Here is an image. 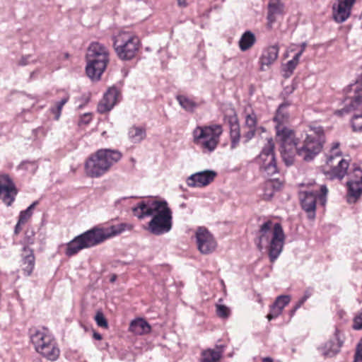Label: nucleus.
<instances>
[{
  "label": "nucleus",
  "mask_w": 362,
  "mask_h": 362,
  "mask_svg": "<svg viewBox=\"0 0 362 362\" xmlns=\"http://www.w3.org/2000/svg\"><path fill=\"white\" fill-rule=\"evenodd\" d=\"M132 211L139 220L151 216L146 230L152 235L159 236L172 230L173 211L165 199H144L134 206Z\"/></svg>",
  "instance_id": "1"
},
{
  "label": "nucleus",
  "mask_w": 362,
  "mask_h": 362,
  "mask_svg": "<svg viewBox=\"0 0 362 362\" xmlns=\"http://www.w3.org/2000/svg\"><path fill=\"white\" fill-rule=\"evenodd\" d=\"M133 226L127 223H122L107 228L93 227L76 236L66 243L64 254L69 257L74 256L83 249L93 247L112 237L125 230H131Z\"/></svg>",
  "instance_id": "2"
},
{
  "label": "nucleus",
  "mask_w": 362,
  "mask_h": 362,
  "mask_svg": "<svg viewBox=\"0 0 362 362\" xmlns=\"http://www.w3.org/2000/svg\"><path fill=\"white\" fill-rule=\"evenodd\" d=\"M285 241V235L280 223L273 224L267 221L261 225L257 240V247L261 251L264 248L268 250L271 262H275L281 253Z\"/></svg>",
  "instance_id": "3"
},
{
  "label": "nucleus",
  "mask_w": 362,
  "mask_h": 362,
  "mask_svg": "<svg viewBox=\"0 0 362 362\" xmlns=\"http://www.w3.org/2000/svg\"><path fill=\"white\" fill-rule=\"evenodd\" d=\"M122 157L118 150L100 148L91 154L85 163L86 174L93 178L100 177L107 173L112 166Z\"/></svg>",
  "instance_id": "4"
},
{
  "label": "nucleus",
  "mask_w": 362,
  "mask_h": 362,
  "mask_svg": "<svg viewBox=\"0 0 362 362\" xmlns=\"http://www.w3.org/2000/svg\"><path fill=\"white\" fill-rule=\"evenodd\" d=\"M30 341L37 352L50 361L59 356V349L49 331L45 328H31L29 331Z\"/></svg>",
  "instance_id": "5"
},
{
  "label": "nucleus",
  "mask_w": 362,
  "mask_h": 362,
  "mask_svg": "<svg viewBox=\"0 0 362 362\" xmlns=\"http://www.w3.org/2000/svg\"><path fill=\"white\" fill-rule=\"evenodd\" d=\"M221 134V125L198 126L192 132L193 141L203 152H212L216 149Z\"/></svg>",
  "instance_id": "6"
},
{
  "label": "nucleus",
  "mask_w": 362,
  "mask_h": 362,
  "mask_svg": "<svg viewBox=\"0 0 362 362\" xmlns=\"http://www.w3.org/2000/svg\"><path fill=\"white\" fill-rule=\"evenodd\" d=\"M113 46L117 57L122 60L133 59L140 47L137 36L127 31H119L113 37Z\"/></svg>",
  "instance_id": "7"
},
{
  "label": "nucleus",
  "mask_w": 362,
  "mask_h": 362,
  "mask_svg": "<svg viewBox=\"0 0 362 362\" xmlns=\"http://www.w3.org/2000/svg\"><path fill=\"white\" fill-rule=\"evenodd\" d=\"M328 189L325 185L320 186L318 189L301 190L299 192V199L303 209L308 213L309 218L315 217L316 204L325 206L327 203Z\"/></svg>",
  "instance_id": "8"
},
{
  "label": "nucleus",
  "mask_w": 362,
  "mask_h": 362,
  "mask_svg": "<svg viewBox=\"0 0 362 362\" xmlns=\"http://www.w3.org/2000/svg\"><path fill=\"white\" fill-rule=\"evenodd\" d=\"M288 105L289 103H288L281 104L274 117V121L277 122L276 126V138L281 142V148L296 147L297 146L294 132L282 125L283 122L287 117V114H284L283 111Z\"/></svg>",
  "instance_id": "9"
},
{
  "label": "nucleus",
  "mask_w": 362,
  "mask_h": 362,
  "mask_svg": "<svg viewBox=\"0 0 362 362\" xmlns=\"http://www.w3.org/2000/svg\"><path fill=\"white\" fill-rule=\"evenodd\" d=\"M257 163L260 170L267 176H272L278 173V168L274 154V143L272 138L267 139L258 158Z\"/></svg>",
  "instance_id": "10"
},
{
  "label": "nucleus",
  "mask_w": 362,
  "mask_h": 362,
  "mask_svg": "<svg viewBox=\"0 0 362 362\" xmlns=\"http://www.w3.org/2000/svg\"><path fill=\"white\" fill-rule=\"evenodd\" d=\"M323 143L320 138L313 136V134H308L303 145L300 147L296 146V153L303 160L310 162L321 152Z\"/></svg>",
  "instance_id": "11"
},
{
  "label": "nucleus",
  "mask_w": 362,
  "mask_h": 362,
  "mask_svg": "<svg viewBox=\"0 0 362 362\" xmlns=\"http://www.w3.org/2000/svg\"><path fill=\"white\" fill-rule=\"evenodd\" d=\"M343 344V334L338 328H336L333 336L320 344L317 347V350L325 358H332L340 352Z\"/></svg>",
  "instance_id": "12"
},
{
  "label": "nucleus",
  "mask_w": 362,
  "mask_h": 362,
  "mask_svg": "<svg viewBox=\"0 0 362 362\" xmlns=\"http://www.w3.org/2000/svg\"><path fill=\"white\" fill-rule=\"evenodd\" d=\"M196 243L198 250L203 255L214 252L217 243L214 235L204 227H199L195 232Z\"/></svg>",
  "instance_id": "13"
},
{
  "label": "nucleus",
  "mask_w": 362,
  "mask_h": 362,
  "mask_svg": "<svg viewBox=\"0 0 362 362\" xmlns=\"http://www.w3.org/2000/svg\"><path fill=\"white\" fill-rule=\"evenodd\" d=\"M17 194L18 190L11 177L6 173L0 174V199L8 206L14 202Z\"/></svg>",
  "instance_id": "14"
},
{
  "label": "nucleus",
  "mask_w": 362,
  "mask_h": 362,
  "mask_svg": "<svg viewBox=\"0 0 362 362\" xmlns=\"http://www.w3.org/2000/svg\"><path fill=\"white\" fill-rule=\"evenodd\" d=\"M87 64L86 71L87 76L92 80H99L105 71L109 62V56L104 54V57L95 59L86 58Z\"/></svg>",
  "instance_id": "15"
},
{
  "label": "nucleus",
  "mask_w": 362,
  "mask_h": 362,
  "mask_svg": "<svg viewBox=\"0 0 362 362\" xmlns=\"http://www.w3.org/2000/svg\"><path fill=\"white\" fill-rule=\"evenodd\" d=\"M356 0H337L332 6L334 20L339 23L344 22L351 15Z\"/></svg>",
  "instance_id": "16"
},
{
  "label": "nucleus",
  "mask_w": 362,
  "mask_h": 362,
  "mask_svg": "<svg viewBox=\"0 0 362 362\" xmlns=\"http://www.w3.org/2000/svg\"><path fill=\"white\" fill-rule=\"evenodd\" d=\"M214 170H204L191 175L187 179V184L191 187H203L209 185L216 177Z\"/></svg>",
  "instance_id": "17"
},
{
  "label": "nucleus",
  "mask_w": 362,
  "mask_h": 362,
  "mask_svg": "<svg viewBox=\"0 0 362 362\" xmlns=\"http://www.w3.org/2000/svg\"><path fill=\"white\" fill-rule=\"evenodd\" d=\"M118 97V90L115 87L110 88L100 101L98 111L101 114L110 111L117 103Z\"/></svg>",
  "instance_id": "18"
},
{
  "label": "nucleus",
  "mask_w": 362,
  "mask_h": 362,
  "mask_svg": "<svg viewBox=\"0 0 362 362\" xmlns=\"http://www.w3.org/2000/svg\"><path fill=\"white\" fill-rule=\"evenodd\" d=\"M267 24L268 29H272L276 22L277 16H281L284 12V4L281 0H269L268 4Z\"/></svg>",
  "instance_id": "19"
},
{
  "label": "nucleus",
  "mask_w": 362,
  "mask_h": 362,
  "mask_svg": "<svg viewBox=\"0 0 362 362\" xmlns=\"http://www.w3.org/2000/svg\"><path fill=\"white\" fill-rule=\"evenodd\" d=\"M347 98L350 99V106L356 109L362 103V77L355 83L350 85L347 90Z\"/></svg>",
  "instance_id": "20"
},
{
  "label": "nucleus",
  "mask_w": 362,
  "mask_h": 362,
  "mask_svg": "<svg viewBox=\"0 0 362 362\" xmlns=\"http://www.w3.org/2000/svg\"><path fill=\"white\" fill-rule=\"evenodd\" d=\"M35 256L33 250L30 247L23 246L21 252V269L25 276H30L35 267Z\"/></svg>",
  "instance_id": "21"
},
{
  "label": "nucleus",
  "mask_w": 362,
  "mask_h": 362,
  "mask_svg": "<svg viewBox=\"0 0 362 362\" xmlns=\"http://www.w3.org/2000/svg\"><path fill=\"white\" fill-rule=\"evenodd\" d=\"M279 48L277 45L264 49L259 58L260 69L264 71V66H269L277 59Z\"/></svg>",
  "instance_id": "22"
},
{
  "label": "nucleus",
  "mask_w": 362,
  "mask_h": 362,
  "mask_svg": "<svg viewBox=\"0 0 362 362\" xmlns=\"http://www.w3.org/2000/svg\"><path fill=\"white\" fill-rule=\"evenodd\" d=\"M224 345H216V349H208L202 352L201 362H220L224 352Z\"/></svg>",
  "instance_id": "23"
},
{
  "label": "nucleus",
  "mask_w": 362,
  "mask_h": 362,
  "mask_svg": "<svg viewBox=\"0 0 362 362\" xmlns=\"http://www.w3.org/2000/svg\"><path fill=\"white\" fill-rule=\"evenodd\" d=\"M104 54L109 56V51L107 47L98 42H92L87 51L86 58L104 57Z\"/></svg>",
  "instance_id": "24"
},
{
  "label": "nucleus",
  "mask_w": 362,
  "mask_h": 362,
  "mask_svg": "<svg viewBox=\"0 0 362 362\" xmlns=\"http://www.w3.org/2000/svg\"><path fill=\"white\" fill-rule=\"evenodd\" d=\"M129 329L136 335H142L151 331V326L144 319L137 318L131 322Z\"/></svg>",
  "instance_id": "25"
},
{
  "label": "nucleus",
  "mask_w": 362,
  "mask_h": 362,
  "mask_svg": "<svg viewBox=\"0 0 362 362\" xmlns=\"http://www.w3.org/2000/svg\"><path fill=\"white\" fill-rule=\"evenodd\" d=\"M146 136V129L143 127L134 125L129 129L128 138L133 144H139Z\"/></svg>",
  "instance_id": "26"
},
{
  "label": "nucleus",
  "mask_w": 362,
  "mask_h": 362,
  "mask_svg": "<svg viewBox=\"0 0 362 362\" xmlns=\"http://www.w3.org/2000/svg\"><path fill=\"white\" fill-rule=\"evenodd\" d=\"M256 37L252 32L247 30L241 35L238 45L242 52H245L250 49L255 43Z\"/></svg>",
  "instance_id": "27"
},
{
  "label": "nucleus",
  "mask_w": 362,
  "mask_h": 362,
  "mask_svg": "<svg viewBox=\"0 0 362 362\" xmlns=\"http://www.w3.org/2000/svg\"><path fill=\"white\" fill-rule=\"evenodd\" d=\"M349 165V162L346 160L341 159L337 165L331 170L330 177L341 180L346 175Z\"/></svg>",
  "instance_id": "28"
},
{
  "label": "nucleus",
  "mask_w": 362,
  "mask_h": 362,
  "mask_svg": "<svg viewBox=\"0 0 362 362\" xmlns=\"http://www.w3.org/2000/svg\"><path fill=\"white\" fill-rule=\"evenodd\" d=\"M176 100L180 105L187 112H192L198 107L197 103H196L192 98L185 95H177Z\"/></svg>",
  "instance_id": "29"
},
{
  "label": "nucleus",
  "mask_w": 362,
  "mask_h": 362,
  "mask_svg": "<svg viewBox=\"0 0 362 362\" xmlns=\"http://www.w3.org/2000/svg\"><path fill=\"white\" fill-rule=\"evenodd\" d=\"M348 195L356 199L362 194V182H356L355 180H349L347 182Z\"/></svg>",
  "instance_id": "30"
},
{
  "label": "nucleus",
  "mask_w": 362,
  "mask_h": 362,
  "mask_svg": "<svg viewBox=\"0 0 362 362\" xmlns=\"http://www.w3.org/2000/svg\"><path fill=\"white\" fill-rule=\"evenodd\" d=\"M299 55L295 54L292 59L289 60L282 67L284 78H289L293 73L300 60Z\"/></svg>",
  "instance_id": "31"
},
{
  "label": "nucleus",
  "mask_w": 362,
  "mask_h": 362,
  "mask_svg": "<svg viewBox=\"0 0 362 362\" xmlns=\"http://www.w3.org/2000/svg\"><path fill=\"white\" fill-rule=\"evenodd\" d=\"M230 137L231 141L230 148L234 149L238 146L240 142V133L238 124L235 123L231 124Z\"/></svg>",
  "instance_id": "32"
},
{
  "label": "nucleus",
  "mask_w": 362,
  "mask_h": 362,
  "mask_svg": "<svg viewBox=\"0 0 362 362\" xmlns=\"http://www.w3.org/2000/svg\"><path fill=\"white\" fill-rule=\"evenodd\" d=\"M293 147L281 148L282 159L287 166L292 165L294 163Z\"/></svg>",
  "instance_id": "33"
},
{
  "label": "nucleus",
  "mask_w": 362,
  "mask_h": 362,
  "mask_svg": "<svg viewBox=\"0 0 362 362\" xmlns=\"http://www.w3.org/2000/svg\"><path fill=\"white\" fill-rule=\"evenodd\" d=\"M69 99V97L68 95L64 96L56 103L54 107L50 108L51 112L54 115L55 120H58L59 119L63 106L68 102Z\"/></svg>",
  "instance_id": "34"
},
{
  "label": "nucleus",
  "mask_w": 362,
  "mask_h": 362,
  "mask_svg": "<svg viewBox=\"0 0 362 362\" xmlns=\"http://www.w3.org/2000/svg\"><path fill=\"white\" fill-rule=\"evenodd\" d=\"M38 204V202H34L30 204L25 210L21 211L18 219L20 223H26L27 221L31 217L33 213V210L35 206Z\"/></svg>",
  "instance_id": "35"
},
{
  "label": "nucleus",
  "mask_w": 362,
  "mask_h": 362,
  "mask_svg": "<svg viewBox=\"0 0 362 362\" xmlns=\"http://www.w3.org/2000/svg\"><path fill=\"white\" fill-rule=\"evenodd\" d=\"M351 125L354 132H362V110L354 115L351 119Z\"/></svg>",
  "instance_id": "36"
},
{
  "label": "nucleus",
  "mask_w": 362,
  "mask_h": 362,
  "mask_svg": "<svg viewBox=\"0 0 362 362\" xmlns=\"http://www.w3.org/2000/svg\"><path fill=\"white\" fill-rule=\"evenodd\" d=\"M264 199L267 200L270 199L273 197L275 191L274 182L272 180L267 181L264 185Z\"/></svg>",
  "instance_id": "37"
},
{
  "label": "nucleus",
  "mask_w": 362,
  "mask_h": 362,
  "mask_svg": "<svg viewBox=\"0 0 362 362\" xmlns=\"http://www.w3.org/2000/svg\"><path fill=\"white\" fill-rule=\"evenodd\" d=\"M339 142H334L332 145L329 155L327 156V163H330L332 160L336 157H341V152L339 150Z\"/></svg>",
  "instance_id": "38"
},
{
  "label": "nucleus",
  "mask_w": 362,
  "mask_h": 362,
  "mask_svg": "<svg viewBox=\"0 0 362 362\" xmlns=\"http://www.w3.org/2000/svg\"><path fill=\"white\" fill-rule=\"evenodd\" d=\"M257 115L255 112H252L245 116V125L248 129H257Z\"/></svg>",
  "instance_id": "39"
},
{
  "label": "nucleus",
  "mask_w": 362,
  "mask_h": 362,
  "mask_svg": "<svg viewBox=\"0 0 362 362\" xmlns=\"http://www.w3.org/2000/svg\"><path fill=\"white\" fill-rule=\"evenodd\" d=\"M290 300L291 298L289 296H280L276 298L273 304L283 311L284 308L289 303Z\"/></svg>",
  "instance_id": "40"
},
{
  "label": "nucleus",
  "mask_w": 362,
  "mask_h": 362,
  "mask_svg": "<svg viewBox=\"0 0 362 362\" xmlns=\"http://www.w3.org/2000/svg\"><path fill=\"white\" fill-rule=\"evenodd\" d=\"M349 176V180H355L356 182H362V167L355 166Z\"/></svg>",
  "instance_id": "41"
},
{
  "label": "nucleus",
  "mask_w": 362,
  "mask_h": 362,
  "mask_svg": "<svg viewBox=\"0 0 362 362\" xmlns=\"http://www.w3.org/2000/svg\"><path fill=\"white\" fill-rule=\"evenodd\" d=\"M216 307V314L219 317L221 318H227L230 315V310L228 307L224 305L217 304Z\"/></svg>",
  "instance_id": "42"
},
{
  "label": "nucleus",
  "mask_w": 362,
  "mask_h": 362,
  "mask_svg": "<svg viewBox=\"0 0 362 362\" xmlns=\"http://www.w3.org/2000/svg\"><path fill=\"white\" fill-rule=\"evenodd\" d=\"M95 320L98 327L107 329L108 327V323L105 317L102 313H97L95 316Z\"/></svg>",
  "instance_id": "43"
},
{
  "label": "nucleus",
  "mask_w": 362,
  "mask_h": 362,
  "mask_svg": "<svg viewBox=\"0 0 362 362\" xmlns=\"http://www.w3.org/2000/svg\"><path fill=\"white\" fill-rule=\"evenodd\" d=\"M281 313L282 310H281L279 308L272 304L270 306L269 313L267 315V317L268 320L270 321L279 317L281 314Z\"/></svg>",
  "instance_id": "44"
},
{
  "label": "nucleus",
  "mask_w": 362,
  "mask_h": 362,
  "mask_svg": "<svg viewBox=\"0 0 362 362\" xmlns=\"http://www.w3.org/2000/svg\"><path fill=\"white\" fill-rule=\"evenodd\" d=\"M310 131L313 132V136L320 138L323 141H325L324 131L322 127H310Z\"/></svg>",
  "instance_id": "45"
},
{
  "label": "nucleus",
  "mask_w": 362,
  "mask_h": 362,
  "mask_svg": "<svg viewBox=\"0 0 362 362\" xmlns=\"http://www.w3.org/2000/svg\"><path fill=\"white\" fill-rule=\"evenodd\" d=\"M354 362H362V339L357 345Z\"/></svg>",
  "instance_id": "46"
},
{
  "label": "nucleus",
  "mask_w": 362,
  "mask_h": 362,
  "mask_svg": "<svg viewBox=\"0 0 362 362\" xmlns=\"http://www.w3.org/2000/svg\"><path fill=\"white\" fill-rule=\"evenodd\" d=\"M34 232H26L25 236L23 240V246H28L33 245L34 243Z\"/></svg>",
  "instance_id": "47"
},
{
  "label": "nucleus",
  "mask_w": 362,
  "mask_h": 362,
  "mask_svg": "<svg viewBox=\"0 0 362 362\" xmlns=\"http://www.w3.org/2000/svg\"><path fill=\"white\" fill-rule=\"evenodd\" d=\"M36 62V59H33V56L31 54H28L23 56L19 62L18 64L21 66H26L30 63H35Z\"/></svg>",
  "instance_id": "48"
},
{
  "label": "nucleus",
  "mask_w": 362,
  "mask_h": 362,
  "mask_svg": "<svg viewBox=\"0 0 362 362\" xmlns=\"http://www.w3.org/2000/svg\"><path fill=\"white\" fill-rule=\"evenodd\" d=\"M91 120H92V115L90 113H85L81 117V118L78 121V125H80V126H81L83 124L87 125L90 122Z\"/></svg>",
  "instance_id": "49"
},
{
  "label": "nucleus",
  "mask_w": 362,
  "mask_h": 362,
  "mask_svg": "<svg viewBox=\"0 0 362 362\" xmlns=\"http://www.w3.org/2000/svg\"><path fill=\"white\" fill-rule=\"evenodd\" d=\"M256 133V129H248V131L244 134L243 139H245V142L249 141L252 139Z\"/></svg>",
  "instance_id": "50"
},
{
  "label": "nucleus",
  "mask_w": 362,
  "mask_h": 362,
  "mask_svg": "<svg viewBox=\"0 0 362 362\" xmlns=\"http://www.w3.org/2000/svg\"><path fill=\"white\" fill-rule=\"evenodd\" d=\"M30 166L31 167V169L33 171H35L37 168L35 162L25 161V162L21 163V168H22L23 169H26V170H28Z\"/></svg>",
  "instance_id": "51"
},
{
  "label": "nucleus",
  "mask_w": 362,
  "mask_h": 362,
  "mask_svg": "<svg viewBox=\"0 0 362 362\" xmlns=\"http://www.w3.org/2000/svg\"><path fill=\"white\" fill-rule=\"evenodd\" d=\"M296 89V85L294 83H293L291 86H287L284 88L283 94L285 95H288L291 94L294 90Z\"/></svg>",
  "instance_id": "52"
},
{
  "label": "nucleus",
  "mask_w": 362,
  "mask_h": 362,
  "mask_svg": "<svg viewBox=\"0 0 362 362\" xmlns=\"http://www.w3.org/2000/svg\"><path fill=\"white\" fill-rule=\"evenodd\" d=\"M306 46H307L306 42H303V43H301V44L300 45V50H299V51H298V52L296 53V55H299V57H300L302 56L303 53L305 52V48H306Z\"/></svg>",
  "instance_id": "53"
},
{
  "label": "nucleus",
  "mask_w": 362,
  "mask_h": 362,
  "mask_svg": "<svg viewBox=\"0 0 362 362\" xmlns=\"http://www.w3.org/2000/svg\"><path fill=\"white\" fill-rule=\"evenodd\" d=\"M25 224V223H20V220L18 219L17 224L15 226V233H18L21 230V225Z\"/></svg>",
  "instance_id": "54"
},
{
  "label": "nucleus",
  "mask_w": 362,
  "mask_h": 362,
  "mask_svg": "<svg viewBox=\"0 0 362 362\" xmlns=\"http://www.w3.org/2000/svg\"><path fill=\"white\" fill-rule=\"evenodd\" d=\"M311 294H312V292L310 291L306 290L302 298H304L305 300H307L310 297Z\"/></svg>",
  "instance_id": "55"
},
{
  "label": "nucleus",
  "mask_w": 362,
  "mask_h": 362,
  "mask_svg": "<svg viewBox=\"0 0 362 362\" xmlns=\"http://www.w3.org/2000/svg\"><path fill=\"white\" fill-rule=\"evenodd\" d=\"M93 337L96 340H100L102 339V335L98 332H93Z\"/></svg>",
  "instance_id": "56"
},
{
  "label": "nucleus",
  "mask_w": 362,
  "mask_h": 362,
  "mask_svg": "<svg viewBox=\"0 0 362 362\" xmlns=\"http://www.w3.org/2000/svg\"><path fill=\"white\" fill-rule=\"evenodd\" d=\"M127 199H129L128 197H122V198H120L119 199H117L115 202L116 204H118L119 203H122V202H125L127 201Z\"/></svg>",
  "instance_id": "57"
},
{
  "label": "nucleus",
  "mask_w": 362,
  "mask_h": 362,
  "mask_svg": "<svg viewBox=\"0 0 362 362\" xmlns=\"http://www.w3.org/2000/svg\"><path fill=\"white\" fill-rule=\"evenodd\" d=\"M177 3L180 6H186V0H177Z\"/></svg>",
  "instance_id": "58"
},
{
  "label": "nucleus",
  "mask_w": 362,
  "mask_h": 362,
  "mask_svg": "<svg viewBox=\"0 0 362 362\" xmlns=\"http://www.w3.org/2000/svg\"><path fill=\"white\" fill-rule=\"evenodd\" d=\"M262 362H273V361L271 358H264L262 360Z\"/></svg>",
  "instance_id": "59"
},
{
  "label": "nucleus",
  "mask_w": 362,
  "mask_h": 362,
  "mask_svg": "<svg viewBox=\"0 0 362 362\" xmlns=\"http://www.w3.org/2000/svg\"><path fill=\"white\" fill-rule=\"evenodd\" d=\"M305 301H306V300H305L304 298H301L298 300V303H300V305H303Z\"/></svg>",
  "instance_id": "60"
},
{
  "label": "nucleus",
  "mask_w": 362,
  "mask_h": 362,
  "mask_svg": "<svg viewBox=\"0 0 362 362\" xmlns=\"http://www.w3.org/2000/svg\"><path fill=\"white\" fill-rule=\"evenodd\" d=\"M302 305H300V303L298 302L296 305L294 306L295 307V310H298L299 309Z\"/></svg>",
  "instance_id": "61"
},
{
  "label": "nucleus",
  "mask_w": 362,
  "mask_h": 362,
  "mask_svg": "<svg viewBox=\"0 0 362 362\" xmlns=\"http://www.w3.org/2000/svg\"><path fill=\"white\" fill-rule=\"evenodd\" d=\"M296 310H295V307H293V308L291 310V316H293Z\"/></svg>",
  "instance_id": "62"
},
{
  "label": "nucleus",
  "mask_w": 362,
  "mask_h": 362,
  "mask_svg": "<svg viewBox=\"0 0 362 362\" xmlns=\"http://www.w3.org/2000/svg\"><path fill=\"white\" fill-rule=\"evenodd\" d=\"M33 98L35 100V102H38V100H38V99H37L36 98Z\"/></svg>",
  "instance_id": "63"
},
{
  "label": "nucleus",
  "mask_w": 362,
  "mask_h": 362,
  "mask_svg": "<svg viewBox=\"0 0 362 362\" xmlns=\"http://www.w3.org/2000/svg\"><path fill=\"white\" fill-rule=\"evenodd\" d=\"M115 276H114V277H112V279H111V281H115Z\"/></svg>",
  "instance_id": "64"
}]
</instances>
